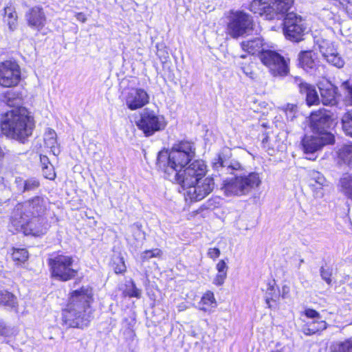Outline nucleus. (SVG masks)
I'll use <instances>...</instances> for the list:
<instances>
[{
  "label": "nucleus",
  "mask_w": 352,
  "mask_h": 352,
  "mask_svg": "<svg viewBox=\"0 0 352 352\" xmlns=\"http://www.w3.org/2000/svg\"><path fill=\"white\" fill-rule=\"evenodd\" d=\"M195 156L193 144L181 141L174 144L170 151H160L156 164L164 171L167 179L185 188V186H191L204 178L207 172L204 161L196 160L190 162Z\"/></svg>",
  "instance_id": "f257e3e1"
},
{
  "label": "nucleus",
  "mask_w": 352,
  "mask_h": 352,
  "mask_svg": "<svg viewBox=\"0 0 352 352\" xmlns=\"http://www.w3.org/2000/svg\"><path fill=\"white\" fill-rule=\"evenodd\" d=\"M93 301V292L89 287H82L74 291L63 311V324L67 327L82 329L87 327L91 318L90 307Z\"/></svg>",
  "instance_id": "f03ea898"
},
{
  "label": "nucleus",
  "mask_w": 352,
  "mask_h": 352,
  "mask_svg": "<svg viewBox=\"0 0 352 352\" xmlns=\"http://www.w3.org/2000/svg\"><path fill=\"white\" fill-rule=\"evenodd\" d=\"M34 128V118L25 107L13 108L1 116L0 130L8 139L23 144L32 135Z\"/></svg>",
  "instance_id": "7ed1b4c3"
},
{
  "label": "nucleus",
  "mask_w": 352,
  "mask_h": 352,
  "mask_svg": "<svg viewBox=\"0 0 352 352\" xmlns=\"http://www.w3.org/2000/svg\"><path fill=\"white\" fill-rule=\"evenodd\" d=\"M15 223L14 218L10 219V230L21 232L25 235L38 236L45 234L50 225L45 217H22L18 218Z\"/></svg>",
  "instance_id": "20e7f679"
},
{
  "label": "nucleus",
  "mask_w": 352,
  "mask_h": 352,
  "mask_svg": "<svg viewBox=\"0 0 352 352\" xmlns=\"http://www.w3.org/2000/svg\"><path fill=\"white\" fill-rule=\"evenodd\" d=\"M259 175L251 173L248 175L236 176L230 181H224L221 190L226 196L242 195L248 193L261 184Z\"/></svg>",
  "instance_id": "39448f33"
},
{
  "label": "nucleus",
  "mask_w": 352,
  "mask_h": 352,
  "mask_svg": "<svg viewBox=\"0 0 352 352\" xmlns=\"http://www.w3.org/2000/svg\"><path fill=\"white\" fill-rule=\"evenodd\" d=\"M47 201L43 196L34 197L25 202L16 204L11 214L10 218H14L15 223L18 218L22 217H45L47 210Z\"/></svg>",
  "instance_id": "423d86ee"
},
{
  "label": "nucleus",
  "mask_w": 352,
  "mask_h": 352,
  "mask_svg": "<svg viewBox=\"0 0 352 352\" xmlns=\"http://www.w3.org/2000/svg\"><path fill=\"white\" fill-rule=\"evenodd\" d=\"M52 275L56 279L67 281L74 278L78 274L75 268L74 260L69 255L59 254L49 259Z\"/></svg>",
  "instance_id": "0eeeda50"
},
{
  "label": "nucleus",
  "mask_w": 352,
  "mask_h": 352,
  "mask_svg": "<svg viewBox=\"0 0 352 352\" xmlns=\"http://www.w3.org/2000/svg\"><path fill=\"white\" fill-rule=\"evenodd\" d=\"M136 125L146 137H150L156 132L163 131L167 125V122L164 116L154 110L145 108L140 113Z\"/></svg>",
  "instance_id": "6e6552de"
},
{
  "label": "nucleus",
  "mask_w": 352,
  "mask_h": 352,
  "mask_svg": "<svg viewBox=\"0 0 352 352\" xmlns=\"http://www.w3.org/2000/svg\"><path fill=\"white\" fill-rule=\"evenodd\" d=\"M253 21L249 14L243 11H232L229 16L227 32L234 38H237L252 30Z\"/></svg>",
  "instance_id": "1a4fd4ad"
},
{
  "label": "nucleus",
  "mask_w": 352,
  "mask_h": 352,
  "mask_svg": "<svg viewBox=\"0 0 352 352\" xmlns=\"http://www.w3.org/2000/svg\"><path fill=\"white\" fill-rule=\"evenodd\" d=\"M21 79V67L14 60L0 63V85L3 87L16 86Z\"/></svg>",
  "instance_id": "9d476101"
},
{
  "label": "nucleus",
  "mask_w": 352,
  "mask_h": 352,
  "mask_svg": "<svg viewBox=\"0 0 352 352\" xmlns=\"http://www.w3.org/2000/svg\"><path fill=\"white\" fill-rule=\"evenodd\" d=\"M283 24V31L287 38L294 42H299L302 39L306 28L300 16L289 12L284 18Z\"/></svg>",
  "instance_id": "9b49d317"
},
{
  "label": "nucleus",
  "mask_w": 352,
  "mask_h": 352,
  "mask_svg": "<svg viewBox=\"0 0 352 352\" xmlns=\"http://www.w3.org/2000/svg\"><path fill=\"white\" fill-rule=\"evenodd\" d=\"M262 63L266 65L274 76L287 75L289 67L286 60L279 54L273 51H265L260 55Z\"/></svg>",
  "instance_id": "f8f14e48"
},
{
  "label": "nucleus",
  "mask_w": 352,
  "mask_h": 352,
  "mask_svg": "<svg viewBox=\"0 0 352 352\" xmlns=\"http://www.w3.org/2000/svg\"><path fill=\"white\" fill-rule=\"evenodd\" d=\"M335 142V138L332 133H324L320 135H305L301 140V145L305 153H314L320 150L324 145L332 144Z\"/></svg>",
  "instance_id": "ddd939ff"
},
{
  "label": "nucleus",
  "mask_w": 352,
  "mask_h": 352,
  "mask_svg": "<svg viewBox=\"0 0 352 352\" xmlns=\"http://www.w3.org/2000/svg\"><path fill=\"white\" fill-rule=\"evenodd\" d=\"M214 186L212 177H204L196 182L189 186H185L187 189V195L191 201H198L202 200L213 190Z\"/></svg>",
  "instance_id": "4468645a"
},
{
  "label": "nucleus",
  "mask_w": 352,
  "mask_h": 352,
  "mask_svg": "<svg viewBox=\"0 0 352 352\" xmlns=\"http://www.w3.org/2000/svg\"><path fill=\"white\" fill-rule=\"evenodd\" d=\"M232 153L229 148H223L212 161V167L222 173L232 174L234 170L241 168V164L231 159Z\"/></svg>",
  "instance_id": "2eb2a0df"
},
{
  "label": "nucleus",
  "mask_w": 352,
  "mask_h": 352,
  "mask_svg": "<svg viewBox=\"0 0 352 352\" xmlns=\"http://www.w3.org/2000/svg\"><path fill=\"white\" fill-rule=\"evenodd\" d=\"M310 127L318 135L330 133L327 131L331 124V118L325 109H320L311 113L309 118Z\"/></svg>",
  "instance_id": "dca6fc26"
},
{
  "label": "nucleus",
  "mask_w": 352,
  "mask_h": 352,
  "mask_svg": "<svg viewBox=\"0 0 352 352\" xmlns=\"http://www.w3.org/2000/svg\"><path fill=\"white\" fill-rule=\"evenodd\" d=\"M148 102L149 96L143 89H131L125 98L126 105L131 111L143 107Z\"/></svg>",
  "instance_id": "f3484780"
},
{
  "label": "nucleus",
  "mask_w": 352,
  "mask_h": 352,
  "mask_svg": "<svg viewBox=\"0 0 352 352\" xmlns=\"http://www.w3.org/2000/svg\"><path fill=\"white\" fill-rule=\"evenodd\" d=\"M29 27L38 31L45 25L46 16L43 9L40 6H34L28 10L25 14Z\"/></svg>",
  "instance_id": "a211bd4d"
},
{
  "label": "nucleus",
  "mask_w": 352,
  "mask_h": 352,
  "mask_svg": "<svg viewBox=\"0 0 352 352\" xmlns=\"http://www.w3.org/2000/svg\"><path fill=\"white\" fill-rule=\"evenodd\" d=\"M309 186L314 192V196L322 197L324 195V189L329 187V182L320 172L311 170L309 173Z\"/></svg>",
  "instance_id": "6ab92c4d"
},
{
  "label": "nucleus",
  "mask_w": 352,
  "mask_h": 352,
  "mask_svg": "<svg viewBox=\"0 0 352 352\" xmlns=\"http://www.w3.org/2000/svg\"><path fill=\"white\" fill-rule=\"evenodd\" d=\"M299 65L307 72L313 73L317 67V55L313 51L300 52L298 55Z\"/></svg>",
  "instance_id": "aec40b11"
},
{
  "label": "nucleus",
  "mask_w": 352,
  "mask_h": 352,
  "mask_svg": "<svg viewBox=\"0 0 352 352\" xmlns=\"http://www.w3.org/2000/svg\"><path fill=\"white\" fill-rule=\"evenodd\" d=\"M273 19H280L291 8L294 0H269Z\"/></svg>",
  "instance_id": "412c9836"
},
{
  "label": "nucleus",
  "mask_w": 352,
  "mask_h": 352,
  "mask_svg": "<svg viewBox=\"0 0 352 352\" xmlns=\"http://www.w3.org/2000/svg\"><path fill=\"white\" fill-rule=\"evenodd\" d=\"M269 1L253 0L250 5V10L254 14L263 16L266 20H273V14Z\"/></svg>",
  "instance_id": "4be33fe9"
},
{
  "label": "nucleus",
  "mask_w": 352,
  "mask_h": 352,
  "mask_svg": "<svg viewBox=\"0 0 352 352\" xmlns=\"http://www.w3.org/2000/svg\"><path fill=\"white\" fill-rule=\"evenodd\" d=\"M321 101L324 105L333 106L337 104V88L331 83L319 87Z\"/></svg>",
  "instance_id": "5701e85b"
},
{
  "label": "nucleus",
  "mask_w": 352,
  "mask_h": 352,
  "mask_svg": "<svg viewBox=\"0 0 352 352\" xmlns=\"http://www.w3.org/2000/svg\"><path fill=\"white\" fill-rule=\"evenodd\" d=\"M299 89L300 92L305 96L306 102L309 106L319 103V96L314 86L306 82H301L299 85Z\"/></svg>",
  "instance_id": "b1692460"
},
{
  "label": "nucleus",
  "mask_w": 352,
  "mask_h": 352,
  "mask_svg": "<svg viewBox=\"0 0 352 352\" xmlns=\"http://www.w3.org/2000/svg\"><path fill=\"white\" fill-rule=\"evenodd\" d=\"M241 48L243 51L250 54H255L263 52V39L261 37H254L241 43Z\"/></svg>",
  "instance_id": "393cba45"
},
{
  "label": "nucleus",
  "mask_w": 352,
  "mask_h": 352,
  "mask_svg": "<svg viewBox=\"0 0 352 352\" xmlns=\"http://www.w3.org/2000/svg\"><path fill=\"white\" fill-rule=\"evenodd\" d=\"M22 100V94L14 90L6 91L0 96V100L2 102L14 108L21 107Z\"/></svg>",
  "instance_id": "a878e982"
},
{
  "label": "nucleus",
  "mask_w": 352,
  "mask_h": 352,
  "mask_svg": "<svg viewBox=\"0 0 352 352\" xmlns=\"http://www.w3.org/2000/svg\"><path fill=\"white\" fill-rule=\"evenodd\" d=\"M327 328V322L323 320H313L305 322L302 327V333L306 336H312Z\"/></svg>",
  "instance_id": "bb28decb"
},
{
  "label": "nucleus",
  "mask_w": 352,
  "mask_h": 352,
  "mask_svg": "<svg viewBox=\"0 0 352 352\" xmlns=\"http://www.w3.org/2000/svg\"><path fill=\"white\" fill-rule=\"evenodd\" d=\"M338 188L344 195L352 199V175L344 174L339 180Z\"/></svg>",
  "instance_id": "cd10ccee"
},
{
  "label": "nucleus",
  "mask_w": 352,
  "mask_h": 352,
  "mask_svg": "<svg viewBox=\"0 0 352 352\" xmlns=\"http://www.w3.org/2000/svg\"><path fill=\"white\" fill-rule=\"evenodd\" d=\"M4 17L7 21L8 28L10 31H14L17 27L18 16L16 10L12 5L4 8Z\"/></svg>",
  "instance_id": "c85d7f7f"
},
{
  "label": "nucleus",
  "mask_w": 352,
  "mask_h": 352,
  "mask_svg": "<svg viewBox=\"0 0 352 352\" xmlns=\"http://www.w3.org/2000/svg\"><path fill=\"white\" fill-rule=\"evenodd\" d=\"M56 138V133L52 129H48L44 135L45 146L50 148L54 155L59 153V150L57 147L58 144Z\"/></svg>",
  "instance_id": "c756f323"
},
{
  "label": "nucleus",
  "mask_w": 352,
  "mask_h": 352,
  "mask_svg": "<svg viewBox=\"0 0 352 352\" xmlns=\"http://www.w3.org/2000/svg\"><path fill=\"white\" fill-rule=\"evenodd\" d=\"M216 306V300L214 294L208 291L204 294L201 300L198 303V307L200 310L204 311H209L210 308Z\"/></svg>",
  "instance_id": "7c9ffc66"
},
{
  "label": "nucleus",
  "mask_w": 352,
  "mask_h": 352,
  "mask_svg": "<svg viewBox=\"0 0 352 352\" xmlns=\"http://www.w3.org/2000/svg\"><path fill=\"white\" fill-rule=\"evenodd\" d=\"M339 157L352 170V144L344 145L339 151Z\"/></svg>",
  "instance_id": "2f4dec72"
},
{
  "label": "nucleus",
  "mask_w": 352,
  "mask_h": 352,
  "mask_svg": "<svg viewBox=\"0 0 352 352\" xmlns=\"http://www.w3.org/2000/svg\"><path fill=\"white\" fill-rule=\"evenodd\" d=\"M8 294L9 296H8L7 295L2 296L1 305L14 310L15 312H18L19 305L16 296L10 292H8Z\"/></svg>",
  "instance_id": "473e14b6"
},
{
  "label": "nucleus",
  "mask_w": 352,
  "mask_h": 352,
  "mask_svg": "<svg viewBox=\"0 0 352 352\" xmlns=\"http://www.w3.org/2000/svg\"><path fill=\"white\" fill-rule=\"evenodd\" d=\"M342 125L345 134L352 138V111H348L343 115Z\"/></svg>",
  "instance_id": "72a5a7b5"
},
{
  "label": "nucleus",
  "mask_w": 352,
  "mask_h": 352,
  "mask_svg": "<svg viewBox=\"0 0 352 352\" xmlns=\"http://www.w3.org/2000/svg\"><path fill=\"white\" fill-rule=\"evenodd\" d=\"M279 296L275 283H269L265 293V301L269 307H271L270 301H276Z\"/></svg>",
  "instance_id": "f704fd0d"
},
{
  "label": "nucleus",
  "mask_w": 352,
  "mask_h": 352,
  "mask_svg": "<svg viewBox=\"0 0 352 352\" xmlns=\"http://www.w3.org/2000/svg\"><path fill=\"white\" fill-rule=\"evenodd\" d=\"M331 352H352V340H346L332 345Z\"/></svg>",
  "instance_id": "c9c22d12"
},
{
  "label": "nucleus",
  "mask_w": 352,
  "mask_h": 352,
  "mask_svg": "<svg viewBox=\"0 0 352 352\" xmlns=\"http://www.w3.org/2000/svg\"><path fill=\"white\" fill-rule=\"evenodd\" d=\"M12 257L15 261L24 263L28 258V252L24 248L14 249Z\"/></svg>",
  "instance_id": "e433bc0d"
},
{
  "label": "nucleus",
  "mask_w": 352,
  "mask_h": 352,
  "mask_svg": "<svg viewBox=\"0 0 352 352\" xmlns=\"http://www.w3.org/2000/svg\"><path fill=\"white\" fill-rule=\"evenodd\" d=\"M319 48L320 53L325 59L327 58V56L336 52V50L334 49L332 45L327 41H323L322 43L319 45Z\"/></svg>",
  "instance_id": "4c0bfd02"
},
{
  "label": "nucleus",
  "mask_w": 352,
  "mask_h": 352,
  "mask_svg": "<svg viewBox=\"0 0 352 352\" xmlns=\"http://www.w3.org/2000/svg\"><path fill=\"white\" fill-rule=\"evenodd\" d=\"M162 255L161 250L155 248L153 250H146L143 252L140 255L142 261H147L149 259L155 257H160Z\"/></svg>",
  "instance_id": "58836bf2"
},
{
  "label": "nucleus",
  "mask_w": 352,
  "mask_h": 352,
  "mask_svg": "<svg viewBox=\"0 0 352 352\" xmlns=\"http://www.w3.org/2000/svg\"><path fill=\"white\" fill-rule=\"evenodd\" d=\"M326 60L328 63H331L333 66L337 67L338 68H341L344 65V60L337 52L334 54L327 56V58Z\"/></svg>",
  "instance_id": "ea45409f"
},
{
  "label": "nucleus",
  "mask_w": 352,
  "mask_h": 352,
  "mask_svg": "<svg viewBox=\"0 0 352 352\" xmlns=\"http://www.w3.org/2000/svg\"><path fill=\"white\" fill-rule=\"evenodd\" d=\"M25 192L33 191L40 186V182L36 177H30L25 179Z\"/></svg>",
  "instance_id": "a19ab883"
},
{
  "label": "nucleus",
  "mask_w": 352,
  "mask_h": 352,
  "mask_svg": "<svg viewBox=\"0 0 352 352\" xmlns=\"http://www.w3.org/2000/svg\"><path fill=\"white\" fill-rule=\"evenodd\" d=\"M125 293L130 297L140 298L141 291L138 289L133 281H131L129 285H126Z\"/></svg>",
  "instance_id": "79ce46f5"
},
{
  "label": "nucleus",
  "mask_w": 352,
  "mask_h": 352,
  "mask_svg": "<svg viewBox=\"0 0 352 352\" xmlns=\"http://www.w3.org/2000/svg\"><path fill=\"white\" fill-rule=\"evenodd\" d=\"M285 114L287 120H292L296 117V113L297 111V106L294 104H287L285 109Z\"/></svg>",
  "instance_id": "37998d69"
},
{
  "label": "nucleus",
  "mask_w": 352,
  "mask_h": 352,
  "mask_svg": "<svg viewBox=\"0 0 352 352\" xmlns=\"http://www.w3.org/2000/svg\"><path fill=\"white\" fill-rule=\"evenodd\" d=\"M43 176L48 179H54L56 177V174L52 164L43 166Z\"/></svg>",
  "instance_id": "c03bdc74"
},
{
  "label": "nucleus",
  "mask_w": 352,
  "mask_h": 352,
  "mask_svg": "<svg viewBox=\"0 0 352 352\" xmlns=\"http://www.w3.org/2000/svg\"><path fill=\"white\" fill-rule=\"evenodd\" d=\"M227 273L228 272H217L214 278L213 283L217 286L222 285L227 278Z\"/></svg>",
  "instance_id": "a18cd8bd"
},
{
  "label": "nucleus",
  "mask_w": 352,
  "mask_h": 352,
  "mask_svg": "<svg viewBox=\"0 0 352 352\" xmlns=\"http://www.w3.org/2000/svg\"><path fill=\"white\" fill-rule=\"evenodd\" d=\"M320 276L321 278L328 284L331 285V272L328 270L325 269L324 267H321L320 270Z\"/></svg>",
  "instance_id": "49530a36"
},
{
  "label": "nucleus",
  "mask_w": 352,
  "mask_h": 352,
  "mask_svg": "<svg viewBox=\"0 0 352 352\" xmlns=\"http://www.w3.org/2000/svg\"><path fill=\"white\" fill-rule=\"evenodd\" d=\"M14 184L16 186V190L18 192L23 193L25 192V179L21 177H16L14 180Z\"/></svg>",
  "instance_id": "de8ad7c7"
},
{
  "label": "nucleus",
  "mask_w": 352,
  "mask_h": 352,
  "mask_svg": "<svg viewBox=\"0 0 352 352\" xmlns=\"http://www.w3.org/2000/svg\"><path fill=\"white\" fill-rule=\"evenodd\" d=\"M304 314L307 318L312 319V320H321L320 314L315 309H307L305 310Z\"/></svg>",
  "instance_id": "09e8293b"
},
{
  "label": "nucleus",
  "mask_w": 352,
  "mask_h": 352,
  "mask_svg": "<svg viewBox=\"0 0 352 352\" xmlns=\"http://www.w3.org/2000/svg\"><path fill=\"white\" fill-rule=\"evenodd\" d=\"M1 336L8 337L14 335L16 333V329L13 327L6 326L3 324V329H1Z\"/></svg>",
  "instance_id": "8fccbe9b"
},
{
  "label": "nucleus",
  "mask_w": 352,
  "mask_h": 352,
  "mask_svg": "<svg viewBox=\"0 0 352 352\" xmlns=\"http://www.w3.org/2000/svg\"><path fill=\"white\" fill-rule=\"evenodd\" d=\"M220 254V250L217 248H209L207 252L208 256L213 260L217 258Z\"/></svg>",
  "instance_id": "3c124183"
},
{
  "label": "nucleus",
  "mask_w": 352,
  "mask_h": 352,
  "mask_svg": "<svg viewBox=\"0 0 352 352\" xmlns=\"http://www.w3.org/2000/svg\"><path fill=\"white\" fill-rule=\"evenodd\" d=\"M217 272H228V266L224 260H220L216 265Z\"/></svg>",
  "instance_id": "603ef678"
},
{
  "label": "nucleus",
  "mask_w": 352,
  "mask_h": 352,
  "mask_svg": "<svg viewBox=\"0 0 352 352\" xmlns=\"http://www.w3.org/2000/svg\"><path fill=\"white\" fill-rule=\"evenodd\" d=\"M241 69L247 76L252 79L254 78V74L249 67H243Z\"/></svg>",
  "instance_id": "864d4df0"
},
{
  "label": "nucleus",
  "mask_w": 352,
  "mask_h": 352,
  "mask_svg": "<svg viewBox=\"0 0 352 352\" xmlns=\"http://www.w3.org/2000/svg\"><path fill=\"white\" fill-rule=\"evenodd\" d=\"M289 287L287 285H283L281 290V296L283 298H287L289 294Z\"/></svg>",
  "instance_id": "5fc2aeb1"
},
{
  "label": "nucleus",
  "mask_w": 352,
  "mask_h": 352,
  "mask_svg": "<svg viewBox=\"0 0 352 352\" xmlns=\"http://www.w3.org/2000/svg\"><path fill=\"white\" fill-rule=\"evenodd\" d=\"M347 90V98L349 102L352 104V85H348L346 87Z\"/></svg>",
  "instance_id": "6e6d98bb"
},
{
  "label": "nucleus",
  "mask_w": 352,
  "mask_h": 352,
  "mask_svg": "<svg viewBox=\"0 0 352 352\" xmlns=\"http://www.w3.org/2000/svg\"><path fill=\"white\" fill-rule=\"evenodd\" d=\"M122 264L120 265H118L117 267H116L115 268V272L116 274H120V273H122L124 272L125 270H126V267L124 265V263L123 261L121 262Z\"/></svg>",
  "instance_id": "4d7b16f0"
},
{
  "label": "nucleus",
  "mask_w": 352,
  "mask_h": 352,
  "mask_svg": "<svg viewBox=\"0 0 352 352\" xmlns=\"http://www.w3.org/2000/svg\"><path fill=\"white\" fill-rule=\"evenodd\" d=\"M76 18L78 21L85 23L87 20L85 14L82 12H78L76 14Z\"/></svg>",
  "instance_id": "13d9d810"
},
{
  "label": "nucleus",
  "mask_w": 352,
  "mask_h": 352,
  "mask_svg": "<svg viewBox=\"0 0 352 352\" xmlns=\"http://www.w3.org/2000/svg\"><path fill=\"white\" fill-rule=\"evenodd\" d=\"M41 162L43 164V166L50 164L48 161V158L46 156H41Z\"/></svg>",
  "instance_id": "bf43d9fd"
},
{
  "label": "nucleus",
  "mask_w": 352,
  "mask_h": 352,
  "mask_svg": "<svg viewBox=\"0 0 352 352\" xmlns=\"http://www.w3.org/2000/svg\"><path fill=\"white\" fill-rule=\"evenodd\" d=\"M3 322H0V336H1V329H3Z\"/></svg>",
  "instance_id": "052dcab7"
},
{
  "label": "nucleus",
  "mask_w": 352,
  "mask_h": 352,
  "mask_svg": "<svg viewBox=\"0 0 352 352\" xmlns=\"http://www.w3.org/2000/svg\"><path fill=\"white\" fill-rule=\"evenodd\" d=\"M267 141V137L265 138L263 140V143H265Z\"/></svg>",
  "instance_id": "680f3d73"
},
{
  "label": "nucleus",
  "mask_w": 352,
  "mask_h": 352,
  "mask_svg": "<svg viewBox=\"0 0 352 352\" xmlns=\"http://www.w3.org/2000/svg\"><path fill=\"white\" fill-rule=\"evenodd\" d=\"M304 262V260L303 259H301L300 260V263H303Z\"/></svg>",
  "instance_id": "e2e57ef3"
}]
</instances>
